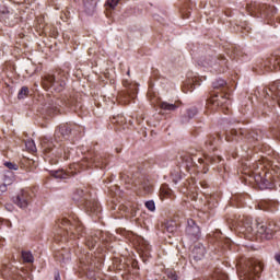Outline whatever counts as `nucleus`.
<instances>
[{
    "mask_svg": "<svg viewBox=\"0 0 280 280\" xmlns=\"http://www.w3.org/2000/svg\"><path fill=\"white\" fill-rule=\"evenodd\" d=\"M184 161L186 163V167H197V170H201L202 174H207L209 172V165H213V170H215L219 174H223L226 171L224 167V160L220 155H205V159L197 158L194 153H188L184 155Z\"/></svg>",
    "mask_w": 280,
    "mask_h": 280,
    "instance_id": "f257e3e1",
    "label": "nucleus"
},
{
    "mask_svg": "<svg viewBox=\"0 0 280 280\" xmlns=\"http://www.w3.org/2000/svg\"><path fill=\"white\" fill-rule=\"evenodd\" d=\"M42 86L46 91L52 89L57 93L65 91L67 86V73L62 70H58L55 74L46 73L42 77Z\"/></svg>",
    "mask_w": 280,
    "mask_h": 280,
    "instance_id": "f03ea898",
    "label": "nucleus"
},
{
    "mask_svg": "<svg viewBox=\"0 0 280 280\" xmlns=\"http://www.w3.org/2000/svg\"><path fill=\"white\" fill-rule=\"evenodd\" d=\"M73 200L84 205L85 211L90 215H98V213H102V207L100 206V202H97L95 199H89V195L85 194L82 189H77L73 196Z\"/></svg>",
    "mask_w": 280,
    "mask_h": 280,
    "instance_id": "7ed1b4c3",
    "label": "nucleus"
},
{
    "mask_svg": "<svg viewBox=\"0 0 280 280\" xmlns=\"http://www.w3.org/2000/svg\"><path fill=\"white\" fill-rule=\"evenodd\" d=\"M229 60L224 55H207L205 58L199 59L198 63L201 67H211L217 73H224Z\"/></svg>",
    "mask_w": 280,
    "mask_h": 280,
    "instance_id": "20e7f679",
    "label": "nucleus"
},
{
    "mask_svg": "<svg viewBox=\"0 0 280 280\" xmlns=\"http://www.w3.org/2000/svg\"><path fill=\"white\" fill-rule=\"evenodd\" d=\"M257 237L260 240H272L275 237V233L279 231V226H277L276 222H269L268 225L264 223H255Z\"/></svg>",
    "mask_w": 280,
    "mask_h": 280,
    "instance_id": "39448f33",
    "label": "nucleus"
},
{
    "mask_svg": "<svg viewBox=\"0 0 280 280\" xmlns=\"http://www.w3.org/2000/svg\"><path fill=\"white\" fill-rule=\"evenodd\" d=\"M264 271V265L259 260H248L246 262V269L243 271V278L241 280H255V277H259Z\"/></svg>",
    "mask_w": 280,
    "mask_h": 280,
    "instance_id": "423d86ee",
    "label": "nucleus"
},
{
    "mask_svg": "<svg viewBox=\"0 0 280 280\" xmlns=\"http://www.w3.org/2000/svg\"><path fill=\"white\" fill-rule=\"evenodd\" d=\"M186 235L189 237L190 242H198L202 236V232H200V226L196 223L194 219L187 220L186 226Z\"/></svg>",
    "mask_w": 280,
    "mask_h": 280,
    "instance_id": "0eeeda50",
    "label": "nucleus"
},
{
    "mask_svg": "<svg viewBox=\"0 0 280 280\" xmlns=\"http://www.w3.org/2000/svg\"><path fill=\"white\" fill-rule=\"evenodd\" d=\"M88 165H94L96 170H106V165H108V160L106 155H102L100 153H92L90 158L85 159Z\"/></svg>",
    "mask_w": 280,
    "mask_h": 280,
    "instance_id": "6e6552de",
    "label": "nucleus"
},
{
    "mask_svg": "<svg viewBox=\"0 0 280 280\" xmlns=\"http://www.w3.org/2000/svg\"><path fill=\"white\" fill-rule=\"evenodd\" d=\"M229 94L221 93V94H214L209 102L212 104V106H217L219 108H222L223 110H229V106H231V98L228 96Z\"/></svg>",
    "mask_w": 280,
    "mask_h": 280,
    "instance_id": "1a4fd4ad",
    "label": "nucleus"
},
{
    "mask_svg": "<svg viewBox=\"0 0 280 280\" xmlns=\"http://www.w3.org/2000/svg\"><path fill=\"white\" fill-rule=\"evenodd\" d=\"M14 202L20 207V209H27L30 202H32V195H30L28 191L22 190L14 199Z\"/></svg>",
    "mask_w": 280,
    "mask_h": 280,
    "instance_id": "9d476101",
    "label": "nucleus"
},
{
    "mask_svg": "<svg viewBox=\"0 0 280 280\" xmlns=\"http://www.w3.org/2000/svg\"><path fill=\"white\" fill-rule=\"evenodd\" d=\"M122 85L126 89L125 98L126 100H135L137 97V93H138L137 84L130 83V81H128V80H124Z\"/></svg>",
    "mask_w": 280,
    "mask_h": 280,
    "instance_id": "9b49d317",
    "label": "nucleus"
},
{
    "mask_svg": "<svg viewBox=\"0 0 280 280\" xmlns=\"http://www.w3.org/2000/svg\"><path fill=\"white\" fill-rule=\"evenodd\" d=\"M243 233H247V235H257V230H255V225H253V219L243 218L241 220Z\"/></svg>",
    "mask_w": 280,
    "mask_h": 280,
    "instance_id": "f8f14e48",
    "label": "nucleus"
},
{
    "mask_svg": "<svg viewBox=\"0 0 280 280\" xmlns=\"http://www.w3.org/2000/svg\"><path fill=\"white\" fill-rule=\"evenodd\" d=\"M267 97H279L280 98V81H275L268 90H266Z\"/></svg>",
    "mask_w": 280,
    "mask_h": 280,
    "instance_id": "ddd939ff",
    "label": "nucleus"
},
{
    "mask_svg": "<svg viewBox=\"0 0 280 280\" xmlns=\"http://www.w3.org/2000/svg\"><path fill=\"white\" fill-rule=\"evenodd\" d=\"M207 253V249L205 248V245L198 243L192 248V257L196 261H200V259H203L205 255Z\"/></svg>",
    "mask_w": 280,
    "mask_h": 280,
    "instance_id": "4468645a",
    "label": "nucleus"
},
{
    "mask_svg": "<svg viewBox=\"0 0 280 280\" xmlns=\"http://www.w3.org/2000/svg\"><path fill=\"white\" fill-rule=\"evenodd\" d=\"M264 4H259L257 2L248 3L246 10L250 16H261V9Z\"/></svg>",
    "mask_w": 280,
    "mask_h": 280,
    "instance_id": "2eb2a0df",
    "label": "nucleus"
},
{
    "mask_svg": "<svg viewBox=\"0 0 280 280\" xmlns=\"http://www.w3.org/2000/svg\"><path fill=\"white\" fill-rule=\"evenodd\" d=\"M180 101H177L175 103L161 102L160 108L161 110H165V113H174V110L180 108Z\"/></svg>",
    "mask_w": 280,
    "mask_h": 280,
    "instance_id": "dca6fc26",
    "label": "nucleus"
},
{
    "mask_svg": "<svg viewBox=\"0 0 280 280\" xmlns=\"http://www.w3.org/2000/svg\"><path fill=\"white\" fill-rule=\"evenodd\" d=\"M244 130L240 129L238 131L236 129H232L229 131L225 136L226 141H240V137H243Z\"/></svg>",
    "mask_w": 280,
    "mask_h": 280,
    "instance_id": "f3484780",
    "label": "nucleus"
},
{
    "mask_svg": "<svg viewBox=\"0 0 280 280\" xmlns=\"http://www.w3.org/2000/svg\"><path fill=\"white\" fill-rule=\"evenodd\" d=\"M261 13L260 16H275L277 14V9L270 4H262L261 5Z\"/></svg>",
    "mask_w": 280,
    "mask_h": 280,
    "instance_id": "a211bd4d",
    "label": "nucleus"
},
{
    "mask_svg": "<svg viewBox=\"0 0 280 280\" xmlns=\"http://www.w3.org/2000/svg\"><path fill=\"white\" fill-rule=\"evenodd\" d=\"M198 115V108L191 107L187 109L186 114L182 117V124L189 122V119H194Z\"/></svg>",
    "mask_w": 280,
    "mask_h": 280,
    "instance_id": "6ab92c4d",
    "label": "nucleus"
},
{
    "mask_svg": "<svg viewBox=\"0 0 280 280\" xmlns=\"http://www.w3.org/2000/svg\"><path fill=\"white\" fill-rule=\"evenodd\" d=\"M57 224L60 229H63V231H67L68 233L69 231H73V224H71V221H69L67 218L59 219Z\"/></svg>",
    "mask_w": 280,
    "mask_h": 280,
    "instance_id": "aec40b11",
    "label": "nucleus"
},
{
    "mask_svg": "<svg viewBox=\"0 0 280 280\" xmlns=\"http://www.w3.org/2000/svg\"><path fill=\"white\" fill-rule=\"evenodd\" d=\"M97 242H100V237L97 235H90L85 237V245L90 250H93L95 246L97 245Z\"/></svg>",
    "mask_w": 280,
    "mask_h": 280,
    "instance_id": "412c9836",
    "label": "nucleus"
},
{
    "mask_svg": "<svg viewBox=\"0 0 280 280\" xmlns=\"http://www.w3.org/2000/svg\"><path fill=\"white\" fill-rule=\"evenodd\" d=\"M73 172L65 171V170H59V171H52L51 176L55 178H69L70 176H73Z\"/></svg>",
    "mask_w": 280,
    "mask_h": 280,
    "instance_id": "4be33fe9",
    "label": "nucleus"
},
{
    "mask_svg": "<svg viewBox=\"0 0 280 280\" xmlns=\"http://www.w3.org/2000/svg\"><path fill=\"white\" fill-rule=\"evenodd\" d=\"M220 141V138H218V135L208 137L206 141V145L208 150H211L212 152L215 151V144Z\"/></svg>",
    "mask_w": 280,
    "mask_h": 280,
    "instance_id": "5701e85b",
    "label": "nucleus"
},
{
    "mask_svg": "<svg viewBox=\"0 0 280 280\" xmlns=\"http://www.w3.org/2000/svg\"><path fill=\"white\" fill-rule=\"evenodd\" d=\"M256 182L258 183L260 189H272V184L270 183V180L264 177H258Z\"/></svg>",
    "mask_w": 280,
    "mask_h": 280,
    "instance_id": "b1692460",
    "label": "nucleus"
},
{
    "mask_svg": "<svg viewBox=\"0 0 280 280\" xmlns=\"http://www.w3.org/2000/svg\"><path fill=\"white\" fill-rule=\"evenodd\" d=\"M72 130L73 129L71 128V125H69V124L59 126V132H60V135H62V137H69V135H71Z\"/></svg>",
    "mask_w": 280,
    "mask_h": 280,
    "instance_id": "393cba45",
    "label": "nucleus"
},
{
    "mask_svg": "<svg viewBox=\"0 0 280 280\" xmlns=\"http://www.w3.org/2000/svg\"><path fill=\"white\" fill-rule=\"evenodd\" d=\"M22 258L25 264H34V255H32V252L22 250Z\"/></svg>",
    "mask_w": 280,
    "mask_h": 280,
    "instance_id": "a878e982",
    "label": "nucleus"
},
{
    "mask_svg": "<svg viewBox=\"0 0 280 280\" xmlns=\"http://www.w3.org/2000/svg\"><path fill=\"white\" fill-rule=\"evenodd\" d=\"M213 89H222L223 91H225L226 89V81H224L223 79H217L213 83H212Z\"/></svg>",
    "mask_w": 280,
    "mask_h": 280,
    "instance_id": "bb28decb",
    "label": "nucleus"
},
{
    "mask_svg": "<svg viewBox=\"0 0 280 280\" xmlns=\"http://www.w3.org/2000/svg\"><path fill=\"white\" fill-rule=\"evenodd\" d=\"M30 95V88L22 86L21 90L18 93V100H25Z\"/></svg>",
    "mask_w": 280,
    "mask_h": 280,
    "instance_id": "cd10ccee",
    "label": "nucleus"
},
{
    "mask_svg": "<svg viewBox=\"0 0 280 280\" xmlns=\"http://www.w3.org/2000/svg\"><path fill=\"white\" fill-rule=\"evenodd\" d=\"M119 5V0H107L105 3L106 10H115Z\"/></svg>",
    "mask_w": 280,
    "mask_h": 280,
    "instance_id": "c85d7f7f",
    "label": "nucleus"
},
{
    "mask_svg": "<svg viewBox=\"0 0 280 280\" xmlns=\"http://www.w3.org/2000/svg\"><path fill=\"white\" fill-rule=\"evenodd\" d=\"M120 180L126 185H130V183H132V177H130L128 173H120Z\"/></svg>",
    "mask_w": 280,
    "mask_h": 280,
    "instance_id": "c756f323",
    "label": "nucleus"
},
{
    "mask_svg": "<svg viewBox=\"0 0 280 280\" xmlns=\"http://www.w3.org/2000/svg\"><path fill=\"white\" fill-rule=\"evenodd\" d=\"M25 145L28 152H36V143L34 142V140H27L25 142Z\"/></svg>",
    "mask_w": 280,
    "mask_h": 280,
    "instance_id": "7c9ffc66",
    "label": "nucleus"
},
{
    "mask_svg": "<svg viewBox=\"0 0 280 280\" xmlns=\"http://www.w3.org/2000/svg\"><path fill=\"white\" fill-rule=\"evenodd\" d=\"M80 268L83 272H86V270H93V266L89 265V261L84 262V260H80Z\"/></svg>",
    "mask_w": 280,
    "mask_h": 280,
    "instance_id": "2f4dec72",
    "label": "nucleus"
},
{
    "mask_svg": "<svg viewBox=\"0 0 280 280\" xmlns=\"http://www.w3.org/2000/svg\"><path fill=\"white\" fill-rule=\"evenodd\" d=\"M66 106H78V101L74 97H69L65 101Z\"/></svg>",
    "mask_w": 280,
    "mask_h": 280,
    "instance_id": "473e14b6",
    "label": "nucleus"
},
{
    "mask_svg": "<svg viewBox=\"0 0 280 280\" xmlns=\"http://www.w3.org/2000/svg\"><path fill=\"white\" fill-rule=\"evenodd\" d=\"M166 277L170 280H178V275H176V272L174 270H167Z\"/></svg>",
    "mask_w": 280,
    "mask_h": 280,
    "instance_id": "72a5a7b5",
    "label": "nucleus"
},
{
    "mask_svg": "<svg viewBox=\"0 0 280 280\" xmlns=\"http://www.w3.org/2000/svg\"><path fill=\"white\" fill-rule=\"evenodd\" d=\"M144 205L149 211H155L156 209V205L154 203L153 200H149Z\"/></svg>",
    "mask_w": 280,
    "mask_h": 280,
    "instance_id": "f704fd0d",
    "label": "nucleus"
},
{
    "mask_svg": "<svg viewBox=\"0 0 280 280\" xmlns=\"http://www.w3.org/2000/svg\"><path fill=\"white\" fill-rule=\"evenodd\" d=\"M273 61L272 67L275 71H280V57L271 59Z\"/></svg>",
    "mask_w": 280,
    "mask_h": 280,
    "instance_id": "c9c22d12",
    "label": "nucleus"
},
{
    "mask_svg": "<svg viewBox=\"0 0 280 280\" xmlns=\"http://www.w3.org/2000/svg\"><path fill=\"white\" fill-rule=\"evenodd\" d=\"M142 189L144 190V194H152V185L142 184Z\"/></svg>",
    "mask_w": 280,
    "mask_h": 280,
    "instance_id": "e433bc0d",
    "label": "nucleus"
},
{
    "mask_svg": "<svg viewBox=\"0 0 280 280\" xmlns=\"http://www.w3.org/2000/svg\"><path fill=\"white\" fill-rule=\"evenodd\" d=\"M4 165L8 170H19V166L12 162H5Z\"/></svg>",
    "mask_w": 280,
    "mask_h": 280,
    "instance_id": "4c0bfd02",
    "label": "nucleus"
},
{
    "mask_svg": "<svg viewBox=\"0 0 280 280\" xmlns=\"http://www.w3.org/2000/svg\"><path fill=\"white\" fill-rule=\"evenodd\" d=\"M165 229L167 233H176V225L167 224Z\"/></svg>",
    "mask_w": 280,
    "mask_h": 280,
    "instance_id": "58836bf2",
    "label": "nucleus"
},
{
    "mask_svg": "<svg viewBox=\"0 0 280 280\" xmlns=\"http://www.w3.org/2000/svg\"><path fill=\"white\" fill-rule=\"evenodd\" d=\"M82 231H83L82 225H79V226L75 229V232H77V233H80L81 237H84V232H82Z\"/></svg>",
    "mask_w": 280,
    "mask_h": 280,
    "instance_id": "ea45409f",
    "label": "nucleus"
},
{
    "mask_svg": "<svg viewBox=\"0 0 280 280\" xmlns=\"http://www.w3.org/2000/svg\"><path fill=\"white\" fill-rule=\"evenodd\" d=\"M114 119H116V124H119V121H124V116H117V117H114Z\"/></svg>",
    "mask_w": 280,
    "mask_h": 280,
    "instance_id": "a19ab883",
    "label": "nucleus"
},
{
    "mask_svg": "<svg viewBox=\"0 0 280 280\" xmlns=\"http://www.w3.org/2000/svg\"><path fill=\"white\" fill-rule=\"evenodd\" d=\"M50 110H52V113H60V108L58 106L55 107H50Z\"/></svg>",
    "mask_w": 280,
    "mask_h": 280,
    "instance_id": "79ce46f5",
    "label": "nucleus"
},
{
    "mask_svg": "<svg viewBox=\"0 0 280 280\" xmlns=\"http://www.w3.org/2000/svg\"><path fill=\"white\" fill-rule=\"evenodd\" d=\"M7 190H8V186L5 185L0 186L1 194H3V191H7Z\"/></svg>",
    "mask_w": 280,
    "mask_h": 280,
    "instance_id": "37998d69",
    "label": "nucleus"
},
{
    "mask_svg": "<svg viewBox=\"0 0 280 280\" xmlns=\"http://www.w3.org/2000/svg\"><path fill=\"white\" fill-rule=\"evenodd\" d=\"M55 280H60V272L59 271L55 272Z\"/></svg>",
    "mask_w": 280,
    "mask_h": 280,
    "instance_id": "c03bdc74",
    "label": "nucleus"
},
{
    "mask_svg": "<svg viewBox=\"0 0 280 280\" xmlns=\"http://www.w3.org/2000/svg\"><path fill=\"white\" fill-rule=\"evenodd\" d=\"M183 19H189V13H183Z\"/></svg>",
    "mask_w": 280,
    "mask_h": 280,
    "instance_id": "a18cd8bd",
    "label": "nucleus"
},
{
    "mask_svg": "<svg viewBox=\"0 0 280 280\" xmlns=\"http://www.w3.org/2000/svg\"><path fill=\"white\" fill-rule=\"evenodd\" d=\"M220 235H222L221 232H215V233H214V237H220Z\"/></svg>",
    "mask_w": 280,
    "mask_h": 280,
    "instance_id": "49530a36",
    "label": "nucleus"
},
{
    "mask_svg": "<svg viewBox=\"0 0 280 280\" xmlns=\"http://www.w3.org/2000/svg\"><path fill=\"white\" fill-rule=\"evenodd\" d=\"M60 104H62V101L57 100V101H56V105H57V106H60Z\"/></svg>",
    "mask_w": 280,
    "mask_h": 280,
    "instance_id": "de8ad7c7",
    "label": "nucleus"
},
{
    "mask_svg": "<svg viewBox=\"0 0 280 280\" xmlns=\"http://www.w3.org/2000/svg\"><path fill=\"white\" fill-rule=\"evenodd\" d=\"M54 151V149H46V152H52Z\"/></svg>",
    "mask_w": 280,
    "mask_h": 280,
    "instance_id": "09e8293b",
    "label": "nucleus"
},
{
    "mask_svg": "<svg viewBox=\"0 0 280 280\" xmlns=\"http://www.w3.org/2000/svg\"><path fill=\"white\" fill-rule=\"evenodd\" d=\"M116 152L119 153V152H121V150L120 149H116Z\"/></svg>",
    "mask_w": 280,
    "mask_h": 280,
    "instance_id": "8fccbe9b",
    "label": "nucleus"
},
{
    "mask_svg": "<svg viewBox=\"0 0 280 280\" xmlns=\"http://www.w3.org/2000/svg\"><path fill=\"white\" fill-rule=\"evenodd\" d=\"M166 196H170V190L165 191Z\"/></svg>",
    "mask_w": 280,
    "mask_h": 280,
    "instance_id": "3c124183",
    "label": "nucleus"
},
{
    "mask_svg": "<svg viewBox=\"0 0 280 280\" xmlns=\"http://www.w3.org/2000/svg\"><path fill=\"white\" fill-rule=\"evenodd\" d=\"M127 75H130V70L127 71Z\"/></svg>",
    "mask_w": 280,
    "mask_h": 280,
    "instance_id": "603ef678",
    "label": "nucleus"
},
{
    "mask_svg": "<svg viewBox=\"0 0 280 280\" xmlns=\"http://www.w3.org/2000/svg\"><path fill=\"white\" fill-rule=\"evenodd\" d=\"M0 224H1V219H0Z\"/></svg>",
    "mask_w": 280,
    "mask_h": 280,
    "instance_id": "864d4df0",
    "label": "nucleus"
}]
</instances>
